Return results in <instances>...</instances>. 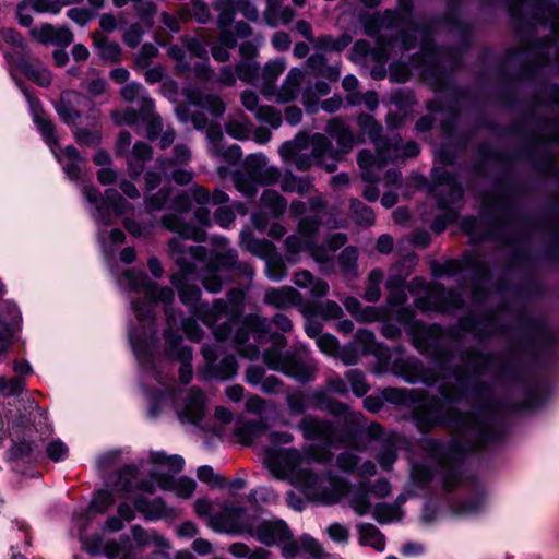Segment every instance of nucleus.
<instances>
[{
    "label": "nucleus",
    "mask_w": 559,
    "mask_h": 559,
    "mask_svg": "<svg viewBox=\"0 0 559 559\" xmlns=\"http://www.w3.org/2000/svg\"><path fill=\"white\" fill-rule=\"evenodd\" d=\"M454 356L448 352L435 353L433 368H426L415 358L407 359L400 376L409 383H439L443 399H424L419 391L389 388L383 397L395 405L413 406V420L423 433L437 426H444L456 435L454 445L461 452L486 448L496 441L500 432L496 427L495 411L491 406L476 409L472 415L463 414L452 406L463 400L481 401L489 395L481 377L491 369L492 357L478 352L462 356L463 366L452 368Z\"/></svg>",
    "instance_id": "nucleus-1"
},
{
    "label": "nucleus",
    "mask_w": 559,
    "mask_h": 559,
    "mask_svg": "<svg viewBox=\"0 0 559 559\" xmlns=\"http://www.w3.org/2000/svg\"><path fill=\"white\" fill-rule=\"evenodd\" d=\"M120 287L143 294L142 301H132V309L138 320V326L129 331V340L141 366L152 372L162 386H168L158 366L168 360H180L179 379L189 383L192 379V350L181 345L182 337L177 333L178 323L191 341H199L202 331L193 319H181L170 304L175 294L169 287H159L150 281L143 272L124 271L118 280ZM160 390H164L162 388Z\"/></svg>",
    "instance_id": "nucleus-2"
},
{
    "label": "nucleus",
    "mask_w": 559,
    "mask_h": 559,
    "mask_svg": "<svg viewBox=\"0 0 559 559\" xmlns=\"http://www.w3.org/2000/svg\"><path fill=\"white\" fill-rule=\"evenodd\" d=\"M168 247L170 257L180 269L171 276V283L178 289L182 304L188 306L191 313L211 329L217 324L218 319H223V317L229 319L225 300L217 299L213 306L200 304L201 290L197 284L190 282L200 277L205 289L215 294L221 292L224 285L219 273L252 278L253 267L237 260V251L229 247L226 238L215 239V249L211 258H207L204 247L187 246L180 239H171Z\"/></svg>",
    "instance_id": "nucleus-3"
},
{
    "label": "nucleus",
    "mask_w": 559,
    "mask_h": 559,
    "mask_svg": "<svg viewBox=\"0 0 559 559\" xmlns=\"http://www.w3.org/2000/svg\"><path fill=\"white\" fill-rule=\"evenodd\" d=\"M408 12L404 15L392 11L384 14L374 13L364 20V28L368 36L377 37V47L371 49L367 40L360 39L354 44L353 59L360 61L371 55L377 63H385L395 48V40H386L385 34L399 31L401 34L400 51L405 52L416 47L420 41V51L412 58L414 68H435L438 63L439 53L432 41L430 26L418 24L409 20Z\"/></svg>",
    "instance_id": "nucleus-4"
},
{
    "label": "nucleus",
    "mask_w": 559,
    "mask_h": 559,
    "mask_svg": "<svg viewBox=\"0 0 559 559\" xmlns=\"http://www.w3.org/2000/svg\"><path fill=\"white\" fill-rule=\"evenodd\" d=\"M271 322L263 317L250 314L245 318L234 335L233 342L239 355L250 360L260 357L259 346L247 344L252 334L257 343L272 342L273 345L263 353V361L269 369L280 371L294 380L305 383L314 380L317 364L312 358L306 357L299 349L282 352L287 345L284 335L270 331Z\"/></svg>",
    "instance_id": "nucleus-5"
},
{
    "label": "nucleus",
    "mask_w": 559,
    "mask_h": 559,
    "mask_svg": "<svg viewBox=\"0 0 559 559\" xmlns=\"http://www.w3.org/2000/svg\"><path fill=\"white\" fill-rule=\"evenodd\" d=\"M325 131L336 140L337 148H334L322 133H314L311 136L299 133L294 140L281 145L278 153L283 160L300 171L320 166L328 173H334L337 169V162L352 151L355 140L349 127L341 118L331 119Z\"/></svg>",
    "instance_id": "nucleus-6"
},
{
    "label": "nucleus",
    "mask_w": 559,
    "mask_h": 559,
    "mask_svg": "<svg viewBox=\"0 0 559 559\" xmlns=\"http://www.w3.org/2000/svg\"><path fill=\"white\" fill-rule=\"evenodd\" d=\"M264 464L280 479H288L310 499L322 504H334L344 498L347 481L328 472L318 475L305 466V457L296 449L270 448Z\"/></svg>",
    "instance_id": "nucleus-7"
},
{
    "label": "nucleus",
    "mask_w": 559,
    "mask_h": 559,
    "mask_svg": "<svg viewBox=\"0 0 559 559\" xmlns=\"http://www.w3.org/2000/svg\"><path fill=\"white\" fill-rule=\"evenodd\" d=\"M210 524L216 532L248 534L265 546L277 545L286 559H293L299 554L298 542L293 539V534L284 521L250 516L243 508L235 503L225 502L218 512L211 514Z\"/></svg>",
    "instance_id": "nucleus-8"
},
{
    "label": "nucleus",
    "mask_w": 559,
    "mask_h": 559,
    "mask_svg": "<svg viewBox=\"0 0 559 559\" xmlns=\"http://www.w3.org/2000/svg\"><path fill=\"white\" fill-rule=\"evenodd\" d=\"M390 317L407 328L412 343L418 350L425 353L442 344V329L438 325L428 326L415 321L414 311L408 308L391 311L388 307L367 306L361 308L356 320L369 323L383 321Z\"/></svg>",
    "instance_id": "nucleus-9"
},
{
    "label": "nucleus",
    "mask_w": 559,
    "mask_h": 559,
    "mask_svg": "<svg viewBox=\"0 0 559 559\" xmlns=\"http://www.w3.org/2000/svg\"><path fill=\"white\" fill-rule=\"evenodd\" d=\"M148 399L151 416H157L165 405L171 403L181 423L198 426L206 413L204 393L198 388L180 391L177 396L174 388L164 385V390L150 392Z\"/></svg>",
    "instance_id": "nucleus-10"
},
{
    "label": "nucleus",
    "mask_w": 559,
    "mask_h": 559,
    "mask_svg": "<svg viewBox=\"0 0 559 559\" xmlns=\"http://www.w3.org/2000/svg\"><path fill=\"white\" fill-rule=\"evenodd\" d=\"M83 193L86 200L94 205L92 217L98 225V239L105 248L107 245L122 243L124 241V234L119 228H114L109 233L106 227L112 224V212L116 216L124 214L127 202L115 189H107L105 197L100 194L98 189L85 186Z\"/></svg>",
    "instance_id": "nucleus-11"
},
{
    "label": "nucleus",
    "mask_w": 559,
    "mask_h": 559,
    "mask_svg": "<svg viewBox=\"0 0 559 559\" xmlns=\"http://www.w3.org/2000/svg\"><path fill=\"white\" fill-rule=\"evenodd\" d=\"M192 202L200 205L210 203L209 191L201 187L194 186L188 191L179 193L171 203V209L177 213L166 214L162 218L163 225L170 231L178 234L175 239H180L182 243L185 240L192 239L198 242L205 240V231L183 221L182 214H187L191 207Z\"/></svg>",
    "instance_id": "nucleus-12"
},
{
    "label": "nucleus",
    "mask_w": 559,
    "mask_h": 559,
    "mask_svg": "<svg viewBox=\"0 0 559 559\" xmlns=\"http://www.w3.org/2000/svg\"><path fill=\"white\" fill-rule=\"evenodd\" d=\"M148 461L154 465L150 471L152 479L164 490H171L180 498H190L195 489L192 478L176 479L171 474L183 468L185 460L180 455H167L165 452L150 453Z\"/></svg>",
    "instance_id": "nucleus-13"
},
{
    "label": "nucleus",
    "mask_w": 559,
    "mask_h": 559,
    "mask_svg": "<svg viewBox=\"0 0 559 559\" xmlns=\"http://www.w3.org/2000/svg\"><path fill=\"white\" fill-rule=\"evenodd\" d=\"M298 428L306 440L319 441L324 445L322 449L310 445L306 454L302 455L305 464L309 465L311 462L329 463L333 457L330 448L340 442L335 425L330 420L308 415L300 420Z\"/></svg>",
    "instance_id": "nucleus-14"
},
{
    "label": "nucleus",
    "mask_w": 559,
    "mask_h": 559,
    "mask_svg": "<svg viewBox=\"0 0 559 559\" xmlns=\"http://www.w3.org/2000/svg\"><path fill=\"white\" fill-rule=\"evenodd\" d=\"M433 181L431 194L436 198L438 207L443 213L435 218L430 227L435 233L440 234L448 224L457 218L456 204L461 201L463 191L455 177L449 171H436Z\"/></svg>",
    "instance_id": "nucleus-15"
},
{
    "label": "nucleus",
    "mask_w": 559,
    "mask_h": 559,
    "mask_svg": "<svg viewBox=\"0 0 559 559\" xmlns=\"http://www.w3.org/2000/svg\"><path fill=\"white\" fill-rule=\"evenodd\" d=\"M267 158L263 154H252L247 157L243 169L234 175V182L245 197H253L259 185H271L280 177L274 167H266Z\"/></svg>",
    "instance_id": "nucleus-16"
},
{
    "label": "nucleus",
    "mask_w": 559,
    "mask_h": 559,
    "mask_svg": "<svg viewBox=\"0 0 559 559\" xmlns=\"http://www.w3.org/2000/svg\"><path fill=\"white\" fill-rule=\"evenodd\" d=\"M318 221L310 217L300 219L298 224L299 235H293L285 240V248L288 254H297L307 251L319 264L330 262L329 252L320 246L314 245L313 236L318 229Z\"/></svg>",
    "instance_id": "nucleus-17"
},
{
    "label": "nucleus",
    "mask_w": 559,
    "mask_h": 559,
    "mask_svg": "<svg viewBox=\"0 0 559 559\" xmlns=\"http://www.w3.org/2000/svg\"><path fill=\"white\" fill-rule=\"evenodd\" d=\"M415 302L421 311L452 312L463 306L459 293L445 290L440 285L431 287L426 296L417 298Z\"/></svg>",
    "instance_id": "nucleus-18"
},
{
    "label": "nucleus",
    "mask_w": 559,
    "mask_h": 559,
    "mask_svg": "<svg viewBox=\"0 0 559 559\" xmlns=\"http://www.w3.org/2000/svg\"><path fill=\"white\" fill-rule=\"evenodd\" d=\"M420 447L430 459L442 467L444 487L448 490L455 488L461 481L460 466L456 462L453 465H448V457L443 455V444L435 439H424Z\"/></svg>",
    "instance_id": "nucleus-19"
},
{
    "label": "nucleus",
    "mask_w": 559,
    "mask_h": 559,
    "mask_svg": "<svg viewBox=\"0 0 559 559\" xmlns=\"http://www.w3.org/2000/svg\"><path fill=\"white\" fill-rule=\"evenodd\" d=\"M217 349L212 345H204L202 354L205 358L209 374L219 380H228L236 376L238 366L233 355L225 356L219 362L217 360Z\"/></svg>",
    "instance_id": "nucleus-20"
},
{
    "label": "nucleus",
    "mask_w": 559,
    "mask_h": 559,
    "mask_svg": "<svg viewBox=\"0 0 559 559\" xmlns=\"http://www.w3.org/2000/svg\"><path fill=\"white\" fill-rule=\"evenodd\" d=\"M245 298V292L239 288H233L227 294V299L230 306L226 302L228 309V316L223 317V319H218L216 325L212 326L214 336L217 341H225L231 333L233 325L237 321L239 306L241 305Z\"/></svg>",
    "instance_id": "nucleus-21"
},
{
    "label": "nucleus",
    "mask_w": 559,
    "mask_h": 559,
    "mask_svg": "<svg viewBox=\"0 0 559 559\" xmlns=\"http://www.w3.org/2000/svg\"><path fill=\"white\" fill-rule=\"evenodd\" d=\"M241 103L247 110L254 112L259 121L265 122L274 129L281 127L283 121L281 111L273 106H259V97L255 92L246 90L241 94Z\"/></svg>",
    "instance_id": "nucleus-22"
},
{
    "label": "nucleus",
    "mask_w": 559,
    "mask_h": 559,
    "mask_svg": "<svg viewBox=\"0 0 559 559\" xmlns=\"http://www.w3.org/2000/svg\"><path fill=\"white\" fill-rule=\"evenodd\" d=\"M5 59L20 69L29 80L40 86H48L51 83L50 72L44 68L38 61L32 62L25 56L4 55Z\"/></svg>",
    "instance_id": "nucleus-23"
},
{
    "label": "nucleus",
    "mask_w": 559,
    "mask_h": 559,
    "mask_svg": "<svg viewBox=\"0 0 559 559\" xmlns=\"http://www.w3.org/2000/svg\"><path fill=\"white\" fill-rule=\"evenodd\" d=\"M22 91L29 103L31 109L33 111L34 122L36 123L45 142L49 145L52 154H56L58 147V139L56 136L53 123L45 117L44 112L41 111L39 102L32 97L24 88H22Z\"/></svg>",
    "instance_id": "nucleus-24"
},
{
    "label": "nucleus",
    "mask_w": 559,
    "mask_h": 559,
    "mask_svg": "<svg viewBox=\"0 0 559 559\" xmlns=\"http://www.w3.org/2000/svg\"><path fill=\"white\" fill-rule=\"evenodd\" d=\"M185 94L190 105L204 108L213 116L219 117L225 112V104L218 95L199 88H188Z\"/></svg>",
    "instance_id": "nucleus-25"
},
{
    "label": "nucleus",
    "mask_w": 559,
    "mask_h": 559,
    "mask_svg": "<svg viewBox=\"0 0 559 559\" xmlns=\"http://www.w3.org/2000/svg\"><path fill=\"white\" fill-rule=\"evenodd\" d=\"M305 73L298 68H292L284 79L281 87H275V98L277 103H289L294 100L300 92V86L304 82Z\"/></svg>",
    "instance_id": "nucleus-26"
},
{
    "label": "nucleus",
    "mask_w": 559,
    "mask_h": 559,
    "mask_svg": "<svg viewBox=\"0 0 559 559\" xmlns=\"http://www.w3.org/2000/svg\"><path fill=\"white\" fill-rule=\"evenodd\" d=\"M264 302L275 308L286 309L301 302V295L292 286L270 288L265 292Z\"/></svg>",
    "instance_id": "nucleus-27"
},
{
    "label": "nucleus",
    "mask_w": 559,
    "mask_h": 559,
    "mask_svg": "<svg viewBox=\"0 0 559 559\" xmlns=\"http://www.w3.org/2000/svg\"><path fill=\"white\" fill-rule=\"evenodd\" d=\"M85 97L75 91H66L61 94L56 110L59 117L68 124L75 123L80 118V111L76 106L81 105Z\"/></svg>",
    "instance_id": "nucleus-28"
},
{
    "label": "nucleus",
    "mask_w": 559,
    "mask_h": 559,
    "mask_svg": "<svg viewBox=\"0 0 559 559\" xmlns=\"http://www.w3.org/2000/svg\"><path fill=\"white\" fill-rule=\"evenodd\" d=\"M286 63L283 59L277 58L265 63L261 73V83L259 84L261 93L272 98L275 95L276 81L284 72Z\"/></svg>",
    "instance_id": "nucleus-29"
},
{
    "label": "nucleus",
    "mask_w": 559,
    "mask_h": 559,
    "mask_svg": "<svg viewBox=\"0 0 559 559\" xmlns=\"http://www.w3.org/2000/svg\"><path fill=\"white\" fill-rule=\"evenodd\" d=\"M344 497L347 498L349 507L355 511L356 514L361 516L369 512L371 502L369 486L366 483H360L354 486L347 484V489Z\"/></svg>",
    "instance_id": "nucleus-30"
},
{
    "label": "nucleus",
    "mask_w": 559,
    "mask_h": 559,
    "mask_svg": "<svg viewBox=\"0 0 559 559\" xmlns=\"http://www.w3.org/2000/svg\"><path fill=\"white\" fill-rule=\"evenodd\" d=\"M209 140V152L213 156H223L225 159H238L241 156V150L238 145H231L227 151H223V133L218 126L211 124L206 129Z\"/></svg>",
    "instance_id": "nucleus-31"
},
{
    "label": "nucleus",
    "mask_w": 559,
    "mask_h": 559,
    "mask_svg": "<svg viewBox=\"0 0 559 559\" xmlns=\"http://www.w3.org/2000/svg\"><path fill=\"white\" fill-rule=\"evenodd\" d=\"M402 443V438L395 432H391L382 440V447L377 454V461L383 469H390L397 457V449Z\"/></svg>",
    "instance_id": "nucleus-32"
},
{
    "label": "nucleus",
    "mask_w": 559,
    "mask_h": 559,
    "mask_svg": "<svg viewBox=\"0 0 559 559\" xmlns=\"http://www.w3.org/2000/svg\"><path fill=\"white\" fill-rule=\"evenodd\" d=\"M154 100L150 97H144L143 105L141 106V115L146 123V134L150 140L157 139L164 128L162 118L154 111Z\"/></svg>",
    "instance_id": "nucleus-33"
},
{
    "label": "nucleus",
    "mask_w": 559,
    "mask_h": 559,
    "mask_svg": "<svg viewBox=\"0 0 559 559\" xmlns=\"http://www.w3.org/2000/svg\"><path fill=\"white\" fill-rule=\"evenodd\" d=\"M293 282L300 288L309 289L312 297H324L330 290L326 282L316 278L308 271H299L294 274Z\"/></svg>",
    "instance_id": "nucleus-34"
},
{
    "label": "nucleus",
    "mask_w": 559,
    "mask_h": 559,
    "mask_svg": "<svg viewBox=\"0 0 559 559\" xmlns=\"http://www.w3.org/2000/svg\"><path fill=\"white\" fill-rule=\"evenodd\" d=\"M358 165L361 169V178L364 181L373 183L378 180L379 175L373 170H380L384 166V162L379 158V154L374 156L370 151L362 150L358 154Z\"/></svg>",
    "instance_id": "nucleus-35"
},
{
    "label": "nucleus",
    "mask_w": 559,
    "mask_h": 559,
    "mask_svg": "<svg viewBox=\"0 0 559 559\" xmlns=\"http://www.w3.org/2000/svg\"><path fill=\"white\" fill-rule=\"evenodd\" d=\"M152 158V147L144 142L133 145L132 154L128 158V168L132 177H139L144 169V163Z\"/></svg>",
    "instance_id": "nucleus-36"
},
{
    "label": "nucleus",
    "mask_w": 559,
    "mask_h": 559,
    "mask_svg": "<svg viewBox=\"0 0 559 559\" xmlns=\"http://www.w3.org/2000/svg\"><path fill=\"white\" fill-rule=\"evenodd\" d=\"M266 425L263 420L238 421L235 428V436L242 444H250L254 439L263 435Z\"/></svg>",
    "instance_id": "nucleus-37"
},
{
    "label": "nucleus",
    "mask_w": 559,
    "mask_h": 559,
    "mask_svg": "<svg viewBox=\"0 0 559 559\" xmlns=\"http://www.w3.org/2000/svg\"><path fill=\"white\" fill-rule=\"evenodd\" d=\"M91 520L80 518L76 520V526L79 528V538L82 543L83 549L92 556H99L103 551V538L99 534L92 536L85 535V531L90 525Z\"/></svg>",
    "instance_id": "nucleus-38"
},
{
    "label": "nucleus",
    "mask_w": 559,
    "mask_h": 559,
    "mask_svg": "<svg viewBox=\"0 0 559 559\" xmlns=\"http://www.w3.org/2000/svg\"><path fill=\"white\" fill-rule=\"evenodd\" d=\"M360 544L370 546L378 551L385 548V537L383 534L370 523H361L357 526Z\"/></svg>",
    "instance_id": "nucleus-39"
},
{
    "label": "nucleus",
    "mask_w": 559,
    "mask_h": 559,
    "mask_svg": "<svg viewBox=\"0 0 559 559\" xmlns=\"http://www.w3.org/2000/svg\"><path fill=\"white\" fill-rule=\"evenodd\" d=\"M135 509L148 520H157L166 514V506L159 498L147 499L138 497L134 500Z\"/></svg>",
    "instance_id": "nucleus-40"
},
{
    "label": "nucleus",
    "mask_w": 559,
    "mask_h": 559,
    "mask_svg": "<svg viewBox=\"0 0 559 559\" xmlns=\"http://www.w3.org/2000/svg\"><path fill=\"white\" fill-rule=\"evenodd\" d=\"M403 143L402 140L397 136H394L390 140L384 139L382 143L377 144V151L379 154V158L384 162V165L388 162H397L400 159H404L403 157Z\"/></svg>",
    "instance_id": "nucleus-41"
},
{
    "label": "nucleus",
    "mask_w": 559,
    "mask_h": 559,
    "mask_svg": "<svg viewBox=\"0 0 559 559\" xmlns=\"http://www.w3.org/2000/svg\"><path fill=\"white\" fill-rule=\"evenodd\" d=\"M324 411L334 416L343 417L347 424L353 426H362V424H365V417L361 413L352 412L346 404L335 399L329 402Z\"/></svg>",
    "instance_id": "nucleus-42"
},
{
    "label": "nucleus",
    "mask_w": 559,
    "mask_h": 559,
    "mask_svg": "<svg viewBox=\"0 0 559 559\" xmlns=\"http://www.w3.org/2000/svg\"><path fill=\"white\" fill-rule=\"evenodd\" d=\"M262 259L265 260V275L273 282H280L286 276V265L282 257L272 249Z\"/></svg>",
    "instance_id": "nucleus-43"
},
{
    "label": "nucleus",
    "mask_w": 559,
    "mask_h": 559,
    "mask_svg": "<svg viewBox=\"0 0 559 559\" xmlns=\"http://www.w3.org/2000/svg\"><path fill=\"white\" fill-rule=\"evenodd\" d=\"M307 66L316 73L330 80H337L341 70L338 64L326 66V59L322 53H313L307 60Z\"/></svg>",
    "instance_id": "nucleus-44"
},
{
    "label": "nucleus",
    "mask_w": 559,
    "mask_h": 559,
    "mask_svg": "<svg viewBox=\"0 0 559 559\" xmlns=\"http://www.w3.org/2000/svg\"><path fill=\"white\" fill-rule=\"evenodd\" d=\"M295 16V11L289 7L282 8L280 4L266 5L264 20L267 25L275 27L280 24H288Z\"/></svg>",
    "instance_id": "nucleus-45"
},
{
    "label": "nucleus",
    "mask_w": 559,
    "mask_h": 559,
    "mask_svg": "<svg viewBox=\"0 0 559 559\" xmlns=\"http://www.w3.org/2000/svg\"><path fill=\"white\" fill-rule=\"evenodd\" d=\"M213 8L218 14V27H229L238 12L237 0H214Z\"/></svg>",
    "instance_id": "nucleus-46"
},
{
    "label": "nucleus",
    "mask_w": 559,
    "mask_h": 559,
    "mask_svg": "<svg viewBox=\"0 0 559 559\" xmlns=\"http://www.w3.org/2000/svg\"><path fill=\"white\" fill-rule=\"evenodd\" d=\"M94 46L97 48L102 59L117 62L120 59L121 49L120 46L115 41H109L100 33L94 34Z\"/></svg>",
    "instance_id": "nucleus-47"
},
{
    "label": "nucleus",
    "mask_w": 559,
    "mask_h": 559,
    "mask_svg": "<svg viewBox=\"0 0 559 559\" xmlns=\"http://www.w3.org/2000/svg\"><path fill=\"white\" fill-rule=\"evenodd\" d=\"M239 243L242 249L250 251L260 258L274 249V246L270 241L257 239L248 231H242L240 234Z\"/></svg>",
    "instance_id": "nucleus-48"
},
{
    "label": "nucleus",
    "mask_w": 559,
    "mask_h": 559,
    "mask_svg": "<svg viewBox=\"0 0 559 559\" xmlns=\"http://www.w3.org/2000/svg\"><path fill=\"white\" fill-rule=\"evenodd\" d=\"M228 551L231 556L236 558H246V559H270L271 551L264 549L262 547H255L254 549H250V547L243 543H233Z\"/></svg>",
    "instance_id": "nucleus-49"
},
{
    "label": "nucleus",
    "mask_w": 559,
    "mask_h": 559,
    "mask_svg": "<svg viewBox=\"0 0 559 559\" xmlns=\"http://www.w3.org/2000/svg\"><path fill=\"white\" fill-rule=\"evenodd\" d=\"M261 203L269 209L275 217L284 214L287 209L285 198L274 190H265L261 195Z\"/></svg>",
    "instance_id": "nucleus-50"
},
{
    "label": "nucleus",
    "mask_w": 559,
    "mask_h": 559,
    "mask_svg": "<svg viewBox=\"0 0 559 559\" xmlns=\"http://www.w3.org/2000/svg\"><path fill=\"white\" fill-rule=\"evenodd\" d=\"M357 122L360 130L369 136L371 142L376 145L378 143H382L384 140L381 138L382 127L373 117L367 114H361L359 115Z\"/></svg>",
    "instance_id": "nucleus-51"
},
{
    "label": "nucleus",
    "mask_w": 559,
    "mask_h": 559,
    "mask_svg": "<svg viewBox=\"0 0 559 559\" xmlns=\"http://www.w3.org/2000/svg\"><path fill=\"white\" fill-rule=\"evenodd\" d=\"M384 274L380 269H373L368 275V283L364 293V299L369 302H376L381 297V283Z\"/></svg>",
    "instance_id": "nucleus-52"
},
{
    "label": "nucleus",
    "mask_w": 559,
    "mask_h": 559,
    "mask_svg": "<svg viewBox=\"0 0 559 559\" xmlns=\"http://www.w3.org/2000/svg\"><path fill=\"white\" fill-rule=\"evenodd\" d=\"M114 501L115 499L109 491L100 490L95 495L91 506L81 518L91 520L93 512L105 513L114 504Z\"/></svg>",
    "instance_id": "nucleus-53"
},
{
    "label": "nucleus",
    "mask_w": 559,
    "mask_h": 559,
    "mask_svg": "<svg viewBox=\"0 0 559 559\" xmlns=\"http://www.w3.org/2000/svg\"><path fill=\"white\" fill-rule=\"evenodd\" d=\"M354 344L364 355L378 353L379 344L376 342L374 334L369 330H358Z\"/></svg>",
    "instance_id": "nucleus-54"
},
{
    "label": "nucleus",
    "mask_w": 559,
    "mask_h": 559,
    "mask_svg": "<svg viewBox=\"0 0 559 559\" xmlns=\"http://www.w3.org/2000/svg\"><path fill=\"white\" fill-rule=\"evenodd\" d=\"M191 158V152L186 144H177L174 147L173 159H159L158 168L162 173L166 174L169 166L173 165H186Z\"/></svg>",
    "instance_id": "nucleus-55"
},
{
    "label": "nucleus",
    "mask_w": 559,
    "mask_h": 559,
    "mask_svg": "<svg viewBox=\"0 0 559 559\" xmlns=\"http://www.w3.org/2000/svg\"><path fill=\"white\" fill-rule=\"evenodd\" d=\"M168 56L176 61V72L182 78H189L191 74L190 60L186 51L177 46H170L168 49Z\"/></svg>",
    "instance_id": "nucleus-56"
},
{
    "label": "nucleus",
    "mask_w": 559,
    "mask_h": 559,
    "mask_svg": "<svg viewBox=\"0 0 559 559\" xmlns=\"http://www.w3.org/2000/svg\"><path fill=\"white\" fill-rule=\"evenodd\" d=\"M350 211L355 222L362 226H371L374 223L373 211L359 200L350 201Z\"/></svg>",
    "instance_id": "nucleus-57"
},
{
    "label": "nucleus",
    "mask_w": 559,
    "mask_h": 559,
    "mask_svg": "<svg viewBox=\"0 0 559 559\" xmlns=\"http://www.w3.org/2000/svg\"><path fill=\"white\" fill-rule=\"evenodd\" d=\"M312 93L316 97L328 95L330 93V86L328 83H325L323 81H319V82H316L313 87L309 88L304 94L302 104H304L306 110L311 114L317 112V110H318V105L311 96Z\"/></svg>",
    "instance_id": "nucleus-58"
},
{
    "label": "nucleus",
    "mask_w": 559,
    "mask_h": 559,
    "mask_svg": "<svg viewBox=\"0 0 559 559\" xmlns=\"http://www.w3.org/2000/svg\"><path fill=\"white\" fill-rule=\"evenodd\" d=\"M313 45L320 50L341 51L350 43V37L343 35L335 39L332 36H321L313 39Z\"/></svg>",
    "instance_id": "nucleus-59"
},
{
    "label": "nucleus",
    "mask_w": 559,
    "mask_h": 559,
    "mask_svg": "<svg viewBox=\"0 0 559 559\" xmlns=\"http://www.w3.org/2000/svg\"><path fill=\"white\" fill-rule=\"evenodd\" d=\"M236 72L242 82L255 84L259 79L260 67L253 60H242L236 66Z\"/></svg>",
    "instance_id": "nucleus-60"
},
{
    "label": "nucleus",
    "mask_w": 559,
    "mask_h": 559,
    "mask_svg": "<svg viewBox=\"0 0 559 559\" xmlns=\"http://www.w3.org/2000/svg\"><path fill=\"white\" fill-rule=\"evenodd\" d=\"M138 468L133 465L124 466L120 469L118 480L116 483V490L130 493L133 490V481L136 479Z\"/></svg>",
    "instance_id": "nucleus-61"
},
{
    "label": "nucleus",
    "mask_w": 559,
    "mask_h": 559,
    "mask_svg": "<svg viewBox=\"0 0 559 559\" xmlns=\"http://www.w3.org/2000/svg\"><path fill=\"white\" fill-rule=\"evenodd\" d=\"M313 313L321 317L322 319H337L343 314L341 306L333 300H326L324 302H316L312 306Z\"/></svg>",
    "instance_id": "nucleus-62"
},
{
    "label": "nucleus",
    "mask_w": 559,
    "mask_h": 559,
    "mask_svg": "<svg viewBox=\"0 0 559 559\" xmlns=\"http://www.w3.org/2000/svg\"><path fill=\"white\" fill-rule=\"evenodd\" d=\"M345 378L349 382L353 393L357 396H364L370 389L364 372L358 369L346 371Z\"/></svg>",
    "instance_id": "nucleus-63"
},
{
    "label": "nucleus",
    "mask_w": 559,
    "mask_h": 559,
    "mask_svg": "<svg viewBox=\"0 0 559 559\" xmlns=\"http://www.w3.org/2000/svg\"><path fill=\"white\" fill-rule=\"evenodd\" d=\"M386 288L389 290L388 304L390 306H401L407 300L406 292L400 280H388Z\"/></svg>",
    "instance_id": "nucleus-64"
}]
</instances>
